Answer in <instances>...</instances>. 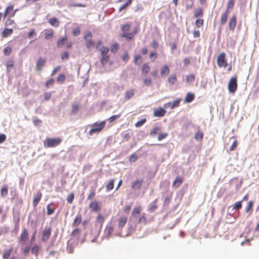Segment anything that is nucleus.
<instances>
[{"instance_id":"obj_1","label":"nucleus","mask_w":259,"mask_h":259,"mask_svg":"<svg viewBox=\"0 0 259 259\" xmlns=\"http://www.w3.org/2000/svg\"><path fill=\"white\" fill-rule=\"evenodd\" d=\"M131 28V24L126 23L121 26V29L122 30V34L121 36L124 37L127 40H129L134 38V36L138 32V28L136 27L134 30L131 33H128Z\"/></svg>"},{"instance_id":"obj_2","label":"nucleus","mask_w":259,"mask_h":259,"mask_svg":"<svg viewBox=\"0 0 259 259\" xmlns=\"http://www.w3.org/2000/svg\"><path fill=\"white\" fill-rule=\"evenodd\" d=\"M106 121H102L100 122H96L91 125V128L89 132V134L90 136L94 134H99L103 128L105 127Z\"/></svg>"},{"instance_id":"obj_3","label":"nucleus","mask_w":259,"mask_h":259,"mask_svg":"<svg viewBox=\"0 0 259 259\" xmlns=\"http://www.w3.org/2000/svg\"><path fill=\"white\" fill-rule=\"evenodd\" d=\"M62 139L60 137L55 138H47L44 141V146L45 148H53L59 145Z\"/></svg>"},{"instance_id":"obj_4","label":"nucleus","mask_w":259,"mask_h":259,"mask_svg":"<svg viewBox=\"0 0 259 259\" xmlns=\"http://www.w3.org/2000/svg\"><path fill=\"white\" fill-rule=\"evenodd\" d=\"M217 62L218 66L220 68H226L227 66V61L226 59V54L225 53L222 52L219 54L217 57Z\"/></svg>"},{"instance_id":"obj_5","label":"nucleus","mask_w":259,"mask_h":259,"mask_svg":"<svg viewBox=\"0 0 259 259\" xmlns=\"http://www.w3.org/2000/svg\"><path fill=\"white\" fill-rule=\"evenodd\" d=\"M237 77L236 76L232 77L228 83V90L230 93H234L236 92L237 89Z\"/></svg>"},{"instance_id":"obj_6","label":"nucleus","mask_w":259,"mask_h":259,"mask_svg":"<svg viewBox=\"0 0 259 259\" xmlns=\"http://www.w3.org/2000/svg\"><path fill=\"white\" fill-rule=\"evenodd\" d=\"M14 5H9L5 9L4 14V17H13L15 16V11L14 9Z\"/></svg>"},{"instance_id":"obj_7","label":"nucleus","mask_w":259,"mask_h":259,"mask_svg":"<svg viewBox=\"0 0 259 259\" xmlns=\"http://www.w3.org/2000/svg\"><path fill=\"white\" fill-rule=\"evenodd\" d=\"M51 227H48L45 228L42 231V240L44 242L47 241L51 234Z\"/></svg>"},{"instance_id":"obj_8","label":"nucleus","mask_w":259,"mask_h":259,"mask_svg":"<svg viewBox=\"0 0 259 259\" xmlns=\"http://www.w3.org/2000/svg\"><path fill=\"white\" fill-rule=\"evenodd\" d=\"M166 112L164 109L159 107L154 110L153 115L155 117H163L165 115Z\"/></svg>"},{"instance_id":"obj_9","label":"nucleus","mask_w":259,"mask_h":259,"mask_svg":"<svg viewBox=\"0 0 259 259\" xmlns=\"http://www.w3.org/2000/svg\"><path fill=\"white\" fill-rule=\"evenodd\" d=\"M89 207L91 211L98 212L101 210V207L96 200L92 201L89 204Z\"/></svg>"},{"instance_id":"obj_10","label":"nucleus","mask_w":259,"mask_h":259,"mask_svg":"<svg viewBox=\"0 0 259 259\" xmlns=\"http://www.w3.org/2000/svg\"><path fill=\"white\" fill-rule=\"evenodd\" d=\"M42 197V194L40 191L36 192V194L34 195L33 200V206L34 207H36L40 200Z\"/></svg>"},{"instance_id":"obj_11","label":"nucleus","mask_w":259,"mask_h":259,"mask_svg":"<svg viewBox=\"0 0 259 259\" xmlns=\"http://www.w3.org/2000/svg\"><path fill=\"white\" fill-rule=\"evenodd\" d=\"M46 63V60L45 58L40 57L39 58L36 63L35 69L37 71H41L42 67H44Z\"/></svg>"},{"instance_id":"obj_12","label":"nucleus","mask_w":259,"mask_h":259,"mask_svg":"<svg viewBox=\"0 0 259 259\" xmlns=\"http://www.w3.org/2000/svg\"><path fill=\"white\" fill-rule=\"evenodd\" d=\"M143 183V180L142 179H137L132 183V188L134 190L140 189Z\"/></svg>"},{"instance_id":"obj_13","label":"nucleus","mask_w":259,"mask_h":259,"mask_svg":"<svg viewBox=\"0 0 259 259\" xmlns=\"http://www.w3.org/2000/svg\"><path fill=\"white\" fill-rule=\"evenodd\" d=\"M135 95V90L134 89H130L126 90L124 94V100L127 101L130 100Z\"/></svg>"},{"instance_id":"obj_14","label":"nucleus","mask_w":259,"mask_h":259,"mask_svg":"<svg viewBox=\"0 0 259 259\" xmlns=\"http://www.w3.org/2000/svg\"><path fill=\"white\" fill-rule=\"evenodd\" d=\"M183 181H184V179L182 177H177L172 183V187L176 188L179 187L182 184Z\"/></svg>"},{"instance_id":"obj_15","label":"nucleus","mask_w":259,"mask_h":259,"mask_svg":"<svg viewBox=\"0 0 259 259\" xmlns=\"http://www.w3.org/2000/svg\"><path fill=\"white\" fill-rule=\"evenodd\" d=\"M28 233L27 230L26 229H24L22 230V233L19 236V241L20 242H22V243H24L28 237Z\"/></svg>"},{"instance_id":"obj_16","label":"nucleus","mask_w":259,"mask_h":259,"mask_svg":"<svg viewBox=\"0 0 259 259\" xmlns=\"http://www.w3.org/2000/svg\"><path fill=\"white\" fill-rule=\"evenodd\" d=\"M237 23L236 17L233 15L229 20V28L231 30H233L236 27Z\"/></svg>"},{"instance_id":"obj_17","label":"nucleus","mask_w":259,"mask_h":259,"mask_svg":"<svg viewBox=\"0 0 259 259\" xmlns=\"http://www.w3.org/2000/svg\"><path fill=\"white\" fill-rule=\"evenodd\" d=\"M127 217L122 216L118 220V228H122L127 222Z\"/></svg>"},{"instance_id":"obj_18","label":"nucleus","mask_w":259,"mask_h":259,"mask_svg":"<svg viewBox=\"0 0 259 259\" xmlns=\"http://www.w3.org/2000/svg\"><path fill=\"white\" fill-rule=\"evenodd\" d=\"M195 98V95L192 93H188L185 98L184 101L186 103H190L192 102Z\"/></svg>"},{"instance_id":"obj_19","label":"nucleus","mask_w":259,"mask_h":259,"mask_svg":"<svg viewBox=\"0 0 259 259\" xmlns=\"http://www.w3.org/2000/svg\"><path fill=\"white\" fill-rule=\"evenodd\" d=\"M229 13V11H225V12L222 14L221 17V23L222 25H224L227 22Z\"/></svg>"},{"instance_id":"obj_20","label":"nucleus","mask_w":259,"mask_h":259,"mask_svg":"<svg viewBox=\"0 0 259 259\" xmlns=\"http://www.w3.org/2000/svg\"><path fill=\"white\" fill-rule=\"evenodd\" d=\"M8 194V186L5 184L3 185L1 189V195L2 197H6Z\"/></svg>"},{"instance_id":"obj_21","label":"nucleus","mask_w":259,"mask_h":259,"mask_svg":"<svg viewBox=\"0 0 259 259\" xmlns=\"http://www.w3.org/2000/svg\"><path fill=\"white\" fill-rule=\"evenodd\" d=\"M169 72V69L168 66L165 65L160 69V74L162 77L167 75Z\"/></svg>"},{"instance_id":"obj_22","label":"nucleus","mask_w":259,"mask_h":259,"mask_svg":"<svg viewBox=\"0 0 259 259\" xmlns=\"http://www.w3.org/2000/svg\"><path fill=\"white\" fill-rule=\"evenodd\" d=\"M13 248L11 247L8 249H6L4 251V253L3 254V259H8L10 257L11 253L13 251Z\"/></svg>"},{"instance_id":"obj_23","label":"nucleus","mask_w":259,"mask_h":259,"mask_svg":"<svg viewBox=\"0 0 259 259\" xmlns=\"http://www.w3.org/2000/svg\"><path fill=\"white\" fill-rule=\"evenodd\" d=\"M157 199H156L150 204V206L148 209L149 211L150 212H154L157 209Z\"/></svg>"},{"instance_id":"obj_24","label":"nucleus","mask_w":259,"mask_h":259,"mask_svg":"<svg viewBox=\"0 0 259 259\" xmlns=\"http://www.w3.org/2000/svg\"><path fill=\"white\" fill-rule=\"evenodd\" d=\"M13 32V30L12 29H9L6 28L4 29V31L2 32V35L4 37H7L10 35H11Z\"/></svg>"},{"instance_id":"obj_25","label":"nucleus","mask_w":259,"mask_h":259,"mask_svg":"<svg viewBox=\"0 0 259 259\" xmlns=\"http://www.w3.org/2000/svg\"><path fill=\"white\" fill-rule=\"evenodd\" d=\"M49 23L53 26L58 27L59 25V21L56 18H52L49 20Z\"/></svg>"},{"instance_id":"obj_26","label":"nucleus","mask_w":259,"mask_h":259,"mask_svg":"<svg viewBox=\"0 0 259 259\" xmlns=\"http://www.w3.org/2000/svg\"><path fill=\"white\" fill-rule=\"evenodd\" d=\"M161 131L160 127L155 126L150 131V134L152 136H155L157 134L159 133Z\"/></svg>"},{"instance_id":"obj_27","label":"nucleus","mask_w":259,"mask_h":259,"mask_svg":"<svg viewBox=\"0 0 259 259\" xmlns=\"http://www.w3.org/2000/svg\"><path fill=\"white\" fill-rule=\"evenodd\" d=\"M203 15V11L201 8L197 9L194 13V17L195 18L201 17Z\"/></svg>"},{"instance_id":"obj_28","label":"nucleus","mask_w":259,"mask_h":259,"mask_svg":"<svg viewBox=\"0 0 259 259\" xmlns=\"http://www.w3.org/2000/svg\"><path fill=\"white\" fill-rule=\"evenodd\" d=\"M253 205V201L251 200L248 202V205L246 207V212L247 213L249 212V214H251L252 211V207Z\"/></svg>"},{"instance_id":"obj_29","label":"nucleus","mask_w":259,"mask_h":259,"mask_svg":"<svg viewBox=\"0 0 259 259\" xmlns=\"http://www.w3.org/2000/svg\"><path fill=\"white\" fill-rule=\"evenodd\" d=\"M81 215L80 214H78L76 215L73 222V225L74 226H78L81 222Z\"/></svg>"},{"instance_id":"obj_30","label":"nucleus","mask_w":259,"mask_h":259,"mask_svg":"<svg viewBox=\"0 0 259 259\" xmlns=\"http://www.w3.org/2000/svg\"><path fill=\"white\" fill-rule=\"evenodd\" d=\"M150 67L148 63H144L141 68L142 72L144 74H146L147 73H148Z\"/></svg>"},{"instance_id":"obj_31","label":"nucleus","mask_w":259,"mask_h":259,"mask_svg":"<svg viewBox=\"0 0 259 259\" xmlns=\"http://www.w3.org/2000/svg\"><path fill=\"white\" fill-rule=\"evenodd\" d=\"M54 34V31L52 29H50L45 33V38L46 39H49L52 38Z\"/></svg>"},{"instance_id":"obj_32","label":"nucleus","mask_w":259,"mask_h":259,"mask_svg":"<svg viewBox=\"0 0 259 259\" xmlns=\"http://www.w3.org/2000/svg\"><path fill=\"white\" fill-rule=\"evenodd\" d=\"M139 223H143L144 225L147 224V219L146 217V213H143L138 220Z\"/></svg>"},{"instance_id":"obj_33","label":"nucleus","mask_w":259,"mask_h":259,"mask_svg":"<svg viewBox=\"0 0 259 259\" xmlns=\"http://www.w3.org/2000/svg\"><path fill=\"white\" fill-rule=\"evenodd\" d=\"M67 41V37L65 36L61 39H59L57 42L58 47H62L65 42Z\"/></svg>"},{"instance_id":"obj_34","label":"nucleus","mask_w":259,"mask_h":259,"mask_svg":"<svg viewBox=\"0 0 259 259\" xmlns=\"http://www.w3.org/2000/svg\"><path fill=\"white\" fill-rule=\"evenodd\" d=\"M181 102V99H178L174 101L172 103H169L168 104L170 105L171 108L173 109L175 107L179 106Z\"/></svg>"},{"instance_id":"obj_35","label":"nucleus","mask_w":259,"mask_h":259,"mask_svg":"<svg viewBox=\"0 0 259 259\" xmlns=\"http://www.w3.org/2000/svg\"><path fill=\"white\" fill-rule=\"evenodd\" d=\"M101 56L102 57L101 58V62L102 64L104 66L109 61V57L108 56V55Z\"/></svg>"},{"instance_id":"obj_36","label":"nucleus","mask_w":259,"mask_h":259,"mask_svg":"<svg viewBox=\"0 0 259 259\" xmlns=\"http://www.w3.org/2000/svg\"><path fill=\"white\" fill-rule=\"evenodd\" d=\"M114 183V180H113V179L110 180L109 182L106 185V186L107 191H110L113 189Z\"/></svg>"},{"instance_id":"obj_37","label":"nucleus","mask_w":259,"mask_h":259,"mask_svg":"<svg viewBox=\"0 0 259 259\" xmlns=\"http://www.w3.org/2000/svg\"><path fill=\"white\" fill-rule=\"evenodd\" d=\"M65 78H66V77L64 74H60L57 78V81L59 83H63L64 82Z\"/></svg>"},{"instance_id":"obj_38","label":"nucleus","mask_w":259,"mask_h":259,"mask_svg":"<svg viewBox=\"0 0 259 259\" xmlns=\"http://www.w3.org/2000/svg\"><path fill=\"white\" fill-rule=\"evenodd\" d=\"M141 210V207L140 206H137L134 208L132 211V214L134 217H136L137 214L140 213Z\"/></svg>"},{"instance_id":"obj_39","label":"nucleus","mask_w":259,"mask_h":259,"mask_svg":"<svg viewBox=\"0 0 259 259\" xmlns=\"http://www.w3.org/2000/svg\"><path fill=\"white\" fill-rule=\"evenodd\" d=\"M177 81V77L175 74L170 75L168 78V81L171 84H174Z\"/></svg>"},{"instance_id":"obj_40","label":"nucleus","mask_w":259,"mask_h":259,"mask_svg":"<svg viewBox=\"0 0 259 259\" xmlns=\"http://www.w3.org/2000/svg\"><path fill=\"white\" fill-rule=\"evenodd\" d=\"M242 201H239L235 202L233 205V209L235 210H239L242 208Z\"/></svg>"},{"instance_id":"obj_41","label":"nucleus","mask_w":259,"mask_h":259,"mask_svg":"<svg viewBox=\"0 0 259 259\" xmlns=\"http://www.w3.org/2000/svg\"><path fill=\"white\" fill-rule=\"evenodd\" d=\"M234 5V0H229L227 6V9L226 11H229L233 8Z\"/></svg>"},{"instance_id":"obj_42","label":"nucleus","mask_w":259,"mask_h":259,"mask_svg":"<svg viewBox=\"0 0 259 259\" xmlns=\"http://www.w3.org/2000/svg\"><path fill=\"white\" fill-rule=\"evenodd\" d=\"M79 110V106L76 104H73L71 106V112L73 114H76Z\"/></svg>"},{"instance_id":"obj_43","label":"nucleus","mask_w":259,"mask_h":259,"mask_svg":"<svg viewBox=\"0 0 259 259\" xmlns=\"http://www.w3.org/2000/svg\"><path fill=\"white\" fill-rule=\"evenodd\" d=\"M47 214L48 215H51L53 214L55 211V207H51V204H48L47 206Z\"/></svg>"},{"instance_id":"obj_44","label":"nucleus","mask_w":259,"mask_h":259,"mask_svg":"<svg viewBox=\"0 0 259 259\" xmlns=\"http://www.w3.org/2000/svg\"><path fill=\"white\" fill-rule=\"evenodd\" d=\"M12 51V48L10 46H7L4 48V54L6 56H9L10 55Z\"/></svg>"},{"instance_id":"obj_45","label":"nucleus","mask_w":259,"mask_h":259,"mask_svg":"<svg viewBox=\"0 0 259 259\" xmlns=\"http://www.w3.org/2000/svg\"><path fill=\"white\" fill-rule=\"evenodd\" d=\"M119 2H123V0H119ZM132 3L131 0H128V1L126 2L123 5H122L119 9V11L124 9L126 7L130 4Z\"/></svg>"},{"instance_id":"obj_46","label":"nucleus","mask_w":259,"mask_h":259,"mask_svg":"<svg viewBox=\"0 0 259 259\" xmlns=\"http://www.w3.org/2000/svg\"><path fill=\"white\" fill-rule=\"evenodd\" d=\"M204 20L203 19H197L195 21V25L197 27L199 28L203 26Z\"/></svg>"},{"instance_id":"obj_47","label":"nucleus","mask_w":259,"mask_h":259,"mask_svg":"<svg viewBox=\"0 0 259 259\" xmlns=\"http://www.w3.org/2000/svg\"><path fill=\"white\" fill-rule=\"evenodd\" d=\"M31 253L33 254H35L36 256L38 254V252L39 250V247L37 245H34L31 248Z\"/></svg>"},{"instance_id":"obj_48","label":"nucleus","mask_w":259,"mask_h":259,"mask_svg":"<svg viewBox=\"0 0 259 259\" xmlns=\"http://www.w3.org/2000/svg\"><path fill=\"white\" fill-rule=\"evenodd\" d=\"M74 198V195L73 193H70L67 197V201L68 203L71 204L72 203Z\"/></svg>"},{"instance_id":"obj_49","label":"nucleus","mask_w":259,"mask_h":259,"mask_svg":"<svg viewBox=\"0 0 259 259\" xmlns=\"http://www.w3.org/2000/svg\"><path fill=\"white\" fill-rule=\"evenodd\" d=\"M186 81L188 83L192 82L195 80V76L193 74H189L186 76Z\"/></svg>"},{"instance_id":"obj_50","label":"nucleus","mask_w":259,"mask_h":259,"mask_svg":"<svg viewBox=\"0 0 259 259\" xmlns=\"http://www.w3.org/2000/svg\"><path fill=\"white\" fill-rule=\"evenodd\" d=\"M96 195L95 190H91L88 196L87 199L88 200H92L94 198Z\"/></svg>"},{"instance_id":"obj_51","label":"nucleus","mask_w":259,"mask_h":259,"mask_svg":"<svg viewBox=\"0 0 259 259\" xmlns=\"http://www.w3.org/2000/svg\"><path fill=\"white\" fill-rule=\"evenodd\" d=\"M86 47L88 49H90L94 47L95 42L92 39H89L88 40H86Z\"/></svg>"},{"instance_id":"obj_52","label":"nucleus","mask_w":259,"mask_h":259,"mask_svg":"<svg viewBox=\"0 0 259 259\" xmlns=\"http://www.w3.org/2000/svg\"><path fill=\"white\" fill-rule=\"evenodd\" d=\"M138 159V156L135 154L133 153L129 157V161L131 162H135Z\"/></svg>"},{"instance_id":"obj_53","label":"nucleus","mask_w":259,"mask_h":259,"mask_svg":"<svg viewBox=\"0 0 259 259\" xmlns=\"http://www.w3.org/2000/svg\"><path fill=\"white\" fill-rule=\"evenodd\" d=\"M203 134L201 132H198L195 134V138L196 140H202L203 138Z\"/></svg>"},{"instance_id":"obj_54","label":"nucleus","mask_w":259,"mask_h":259,"mask_svg":"<svg viewBox=\"0 0 259 259\" xmlns=\"http://www.w3.org/2000/svg\"><path fill=\"white\" fill-rule=\"evenodd\" d=\"M167 136L168 134L166 133L159 134L157 138L158 140L159 141H161L163 139L166 138L167 137Z\"/></svg>"},{"instance_id":"obj_55","label":"nucleus","mask_w":259,"mask_h":259,"mask_svg":"<svg viewBox=\"0 0 259 259\" xmlns=\"http://www.w3.org/2000/svg\"><path fill=\"white\" fill-rule=\"evenodd\" d=\"M55 80L53 78H50L46 82V86L49 88L51 85H53Z\"/></svg>"},{"instance_id":"obj_56","label":"nucleus","mask_w":259,"mask_h":259,"mask_svg":"<svg viewBox=\"0 0 259 259\" xmlns=\"http://www.w3.org/2000/svg\"><path fill=\"white\" fill-rule=\"evenodd\" d=\"M120 116H121V115L120 114H118V115H112L108 118V120L110 122H112L113 121H114V120H116L117 119H118V118H119L120 117Z\"/></svg>"},{"instance_id":"obj_57","label":"nucleus","mask_w":259,"mask_h":259,"mask_svg":"<svg viewBox=\"0 0 259 259\" xmlns=\"http://www.w3.org/2000/svg\"><path fill=\"white\" fill-rule=\"evenodd\" d=\"M11 18L12 17H8V18L6 20L5 22V25L6 26L12 25L15 23L14 20L12 19Z\"/></svg>"},{"instance_id":"obj_58","label":"nucleus","mask_w":259,"mask_h":259,"mask_svg":"<svg viewBox=\"0 0 259 259\" xmlns=\"http://www.w3.org/2000/svg\"><path fill=\"white\" fill-rule=\"evenodd\" d=\"M144 83L146 86H150L151 84V79L150 77H146L143 80Z\"/></svg>"},{"instance_id":"obj_59","label":"nucleus","mask_w":259,"mask_h":259,"mask_svg":"<svg viewBox=\"0 0 259 259\" xmlns=\"http://www.w3.org/2000/svg\"><path fill=\"white\" fill-rule=\"evenodd\" d=\"M118 48L119 47L118 44H114L111 47V51L112 53H115L117 52Z\"/></svg>"},{"instance_id":"obj_60","label":"nucleus","mask_w":259,"mask_h":259,"mask_svg":"<svg viewBox=\"0 0 259 259\" xmlns=\"http://www.w3.org/2000/svg\"><path fill=\"white\" fill-rule=\"evenodd\" d=\"M142 57L141 56L139 55L135 56L134 61V63H135V64H136V65L138 64V61H140V62H142Z\"/></svg>"},{"instance_id":"obj_61","label":"nucleus","mask_w":259,"mask_h":259,"mask_svg":"<svg viewBox=\"0 0 259 259\" xmlns=\"http://www.w3.org/2000/svg\"><path fill=\"white\" fill-rule=\"evenodd\" d=\"M146 121V119L145 118L142 119L141 120L138 121L136 124L135 126L137 127H140L142 125H143Z\"/></svg>"},{"instance_id":"obj_62","label":"nucleus","mask_w":259,"mask_h":259,"mask_svg":"<svg viewBox=\"0 0 259 259\" xmlns=\"http://www.w3.org/2000/svg\"><path fill=\"white\" fill-rule=\"evenodd\" d=\"M61 58L62 60H67L69 58V53L67 52H64L61 54Z\"/></svg>"},{"instance_id":"obj_63","label":"nucleus","mask_w":259,"mask_h":259,"mask_svg":"<svg viewBox=\"0 0 259 259\" xmlns=\"http://www.w3.org/2000/svg\"><path fill=\"white\" fill-rule=\"evenodd\" d=\"M97 222L100 224L101 225L104 222L103 217L101 214H99L97 217Z\"/></svg>"},{"instance_id":"obj_64","label":"nucleus","mask_w":259,"mask_h":259,"mask_svg":"<svg viewBox=\"0 0 259 259\" xmlns=\"http://www.w3.org/2000/svg\"><path fill=\"white\" fill-rule=\"evenodd\" d=\"M83 37L84 39H85L86 40H88L89 39H92V34L90 32H88L84 35Z\"/></svg>"}]
</instances>
